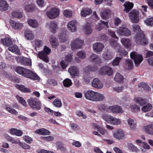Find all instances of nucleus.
Here are the masks:
<instances>
[{"mask_svg":"<svg viewBox=\"0 0 153 153\" xmlns=\"http://www.w3.org/2000/svg\"><path fill=\"white\" fill-rule=\"evenodd\" d=\"M15 71L19 74L31 79L39 80V77L36 73L22 67L18 66L16 68Z\"/></svg>","mask_w":153,"mask_h":153,"instance_id":"1","label":"nucleus"},{"mask_svg":"<svg viewBox=\"0 0 153 153\" xmlns=\"http://www.w3.org/2000/svg\"><path fill=\"white\" fill-rule=\"evenodd\" d=\"M84 96L87 99L93 101H101L104 98L102 94L91 90L87 91L85 93Z\"/></svg>","mask_w":153,"mask_h":153,"instance_id":"2","label":"nucleus"},{"mask_svg":"<svg viewBox=\"0 0 153 153\" xmlns=\"http://www.w3.org/2000/svg\"><path fill=\"white\" fill-rule=\"evenodd\" d=\"M134 38L137 43L141 45H145L149 43L148 39L142 31L137 33L135 36Z\"/></svg>","mask_w":153,"mask_h":153,"instance_id":"3","label":"nucleus"},{"mask_svg":"<svg viewBox=\"0 0 153 153\" xmlns=\"http://www.w3.org/2000/svg\"><path fill=\"white\" fill-rule=\"evenodd\" d=\"M27 102L31 108L37 110L41 109L42 105L40 102L37 98H30L28 100Z\"/></svg>","mask_w":153,"mask_h":153,"instance_id":"4","label":"nucleus"},{"mask_svg":"<svg viewBox=\"0 0 153 153\" xmlns=\"http://www.w3.org/2000/svg\"><path fill=\"white\" fill-rule=\"evenodd\" d=\"M130 57L134 62L135 65H138L143 60V57L141 55L138 54L135 51H133L130 53Z\"/></svg>","mask_w":153,"mask_h":153,"instance_id":"5","label":"nucleus"},{"mask_svg":"<svg viewBox=\"0 0 153 153\" xmlns=\"http://www.w3.org/2000/svg\"><path fill=\"white\" fill-rule=\"evenodd\" d=\"M59 11L57 8L53 7L46 12L47 16L51 19H54L59 15Z\"/></svg>","mask_w":153,"mask_h":153,"instance_id":"6","label":"nucleus"},{"mask_svg":"<svg viewBox=\"0 0 153 153\" xmlns=\"http://www.w3.org/2000/svg\"><path fill=\"white\" fill-rule=\"evenodd\" d=\"M83 43V41L76 39L71 42V48L73 50L81 48Z\"/></svg>","mask_w":153,"mask_h":153,"instance_id":"7","label":"nucleus"},{"mask_svg":"<svg viewBox=\"0 0 153 153\" xmlns=\"http://www.w3.org/2000/svg\"><path fill=\"white\" fill-rule=\"evenodd\" d=\"M113 73L112 69L108 66H105L101 68L99 71V73L102 75H107L111 76Z\"/></svg>","mask_w":153,"mask_h":153,"instance_id":"8","label":"nucleus"},{"mask_svg":"<svg viewBox=\"0 0 153 153\" xmlns=\"http://www.w3.org/2000/svg\"><path fill=\"white\" fill-rule=\"evenodd\" d=\"M113 73L112 69L108 66H105L101 68L99 71V73L102 75H107L111 76Z\"/></svg>","mask_w":153,"mask_h":153,"instance_id":"9","label":"nucleus"},{"mask_svg":"<svg viewBox=\"0 0 153 153\" xmlns=\"http://www.w3.org/2000/svg\"><path fill=\"white\" fill-rule=\"evenodd\" d=\"M117 33L120 35L125 36H130L131 32L130 30L127 27H120L117 31Z\"/></svg>","mask_w":153,"mask_h":153,"instance_id":"10","label":"nucleus"},{"mask_svg":"<svg viewBox=\"0 0 153 153\" xmlns=\"http://www.w3.org/2000/svg\"><path fill=\"white\" fill-rule=\"evenodd\" d=\"M129 16L133 23H137L139 21V13L137 11H131L129 14Z\"/></svg>","mask_w":153,"mask_h":153,"instance_id":"11","label":"nucleus"},{"mask_svg":"<svg viewBox=\"0 0 153 153\" xmlns=\"http://www.w3.org/2000/svg\"><path fill=\"white\" fill-rule=\"evenodd\" d=\"M76 21L74 20L71 21L68 25V29L71 32H75L76 30Z\"/></svg>","mask_w":153,"mask_h":153,"instance_id":"12","label":"nucleus"},{"mask_svg":"<svg viewBox=\"0 0 153 153\" xmlns=\"http://www.w3.org/2000/svg\"><path fill=\"white\" fill-rule=\"evenodd\" d=\"M50 41L53 48H56L59 45V42L56 37L53 35L50 37Z\"/></svg>","mask_w":153,"mask_h":153,"instance_id":"13","label":"nucleus"},{"mask_svg":"<svg viewBox=\"0 0 153 153\" xmlns=\"http://www.w3.org/2000/svg\"><path fill=\"white\" fill-rule=\"evenodd\" d=\"M93 87L98 88H101L103 87V85L97 78H95L93 80L92 82Z\"/></svg>","mask_w":153,"mask_h":153,"instance_id":"14","label":"nucleus"},{"mask_svg":"<svg viewBox=\"0 0 153 153\" xmlns=\"http://www.w3.org/2000/svg\"><path fill=\"white\" fill-rule=\"evenodd\" d=\"M104 45L100 42L95 43L93 45V48L95 52L101 51L103 48Z\"/></svg>","mask_w":153,"mask_h":153,"instance_id":"15","label":"nucleus"},{"mask_svg":"<svg viewBox=\"0 0 153 153\" xmlns=\"http://www.w3.org/2000/svg\"><path fill=\"white\" fill-rule=\"evenodd\" d=\"M90 59L93 63L95 64L101 63L100 58L96 54L93 53L90 56Z\"/></svg>","mask_w":153,"mask_h":153,"instance_id":"16","label":"nucleus"},{"mask_svg":"<svg viewBox=\"0 0 153 153\" xmlns=\"http://www.w3.org/2000/svg\"><path fill=\"white\" fill-rule=\"evenodd\" d=\"M9 5L7 2L4 0H0V10L4 11L8 9Z\"/></svg>","mask_w":153,"mask_h":153,"instance_id":"17","label":"nucleus"},{"mask_svg":"<svg viewBox=\"0 0 153 153\" xmlns=\"http://www.w3.org/2000/svg\"><path fill=\"white\" fill-rule=\"evenodd\" d=\"M143 128L146 133L153 135V125L150 124L145 126Z\"/></svg>","mask_w":153,"mask_h":153,"instance_id":"18","label":"nucleus"},{"mask_svg":"<svg viewBox=\"0 0 153 153\" xmlns=\"http://www.w3.org/2000/svg\"><path fill=\"white\" fill-rule=\"evenodd\" d=\"M1 42L4 45L9 47L12 45L13 42L11 39L9 37H5L4 39H1Z\"/></svg>","mask_w":153,"mask_h":153,"instance_id":"19","label":"nucleus"},{"mask_svg":"<svg viewBox=\"0 0 153 153\" xmlns=\"http://www.w3.org/2000/svg\"><path fill=\"white\" fill-rule=\"evenodd\" d=\"M68 71L71 74L74 76H77L79 74V70L75 66H73L68 69Z\"/></svg>","mask_w":153,"mask_h":153,"instance_id":"20","label":"nucleus"},{"mask_svg":"<svg viewBox=\"0 0 153 153\" xmlns=\"http://www.w3.org/2000/svg\"><path fill=\"white\" fill-rule=\"evenodd\" d=\"M135 102L140 105L142 106L145 105L146 103L147 100L143 99L140 97L135 98L134 99Z\"/></svg>","mask_w":153,"mask_h":153,"instance_id":"21","label":"nucleus"},{"mask_svg":"<svg viewBox=\"0 0 153 153\" xmlns=\"http://www.w3.org/2000/svg\"><path fill=\"white\" fill-rule=\"evenodd\" d=\"M109 109L114 113H118L123 112L121 107L117 105L110 106L109 107Z\"/></svg>","mask_w":153,"mask_h":153,"instance_id":"22","label":"nucleus"},{"mask_svg":"<svg viewBox=\"0 0 153 153\" xmlns=\"http://www.w3.org/2000/svg\"><path fill=\"white\" fill-rule=\"evenodd\" d=\"M121 42L124 46L127 49H130L131 46V43L130 39L123 38L121 40Z\"/></svg>","mask_w":153,"mask_h":153,"instance_id":"23","label":"nucleus"},{"mask_svg":"<svg viewBox=\"0 0 153 153\" xmlns=\"http://www.w3.org/2000/svg\"><path fill=\"white\" fill-rule=\"evenodd\" d=\"M125 7L124 11L126 13H128L133 7V3L129 2H126L124 4Z\"/></svg>","mask_w":153,"mask_h":153,"instance_id":"24","label":"nucleus"},{"mask_svg":"<svg viewBox=\"0 0 153 153\" xmlns=\"http://www.w3.org/2000/svg\"><path fill=\"white\" fill-rule=\"evenodd\" d=\"M35 133L40 135H49L50 134V132L49 130L44 128L37 129L35 131Z\"/></svg>","mask_w":153,"mask_h":153,"instance_id":"25","label":"nucleus"},{"mask_svg":"<svg viewBox=\"0 0 153 153\" xmlns=\"http://www.w3.org/2000/svg\"><path fill=\"white\" fill-rule=\"evenodd\" d=\"M27 23L30 26L33 28H37L39 25L37 21L35 19H29L27 21Z\"/></svg>","mask_w":153,"mask_h":153,"instance_id":"26","label":"nucleus"},{"mask_svg":"<svg viewBox=\"0 0 153 153\" xmlns=\"http://www.w3.org/2000/svg\"><path fill=\"white\" fill-rule=\"evenodd\" d=\"M113 136L116 139L120 140L124 137V133L122 130H119L114 133Z\"/></svg>","mask_w":153,"mask_h":153,"instance_id":"27","label":"nucleus"},{"mask_svg":"<svg viewBox=\"0 0 153 153\" xmlns=\"http://www.w3.org/2000/svg\"><path fill=\"white\" fill-rule=\"evenodd\" d=\"M38 56L39 58L46 62L49 61V59L47 55L43 51L39 52L38 53Z\"/></svg>","mask_w":153,"mask_h":153,"instance_id":"28","label":"nucleus"},{"mask_svg":"<svg viewBox=\"0 0 153 153\" xmlns=\"http://www.w3.org/2000/svg\"><path fill=\"white\" fill-rule=\"evenodd\" d=\"M16 87L20 91L23 92L30 93L31 92L30 89L26 88L23 85L16 84Z\"/></svg>","mask_w":153,"mask_h":153,"instance_id":"29","label":"nucleus"},{"mask_svg":"<svg viewBox=\"0 0 153 153\" xmlns=\"http://www.w3.org/2000/svg\"><path fill=\"white\" fill-rule=\"evenodd\" d=\"M125 63V69L127 70H131L133 66V64L132 60L131 59H127L126 60Z\"/></svg>","mask_w":153,"mask_h":153,"instance_id":"30","label":"nucleus"},{"mask_svg":"<svg viewBox=\"0 0 153 153\" xmlns=\"http://www.w3.org/2000/svg\"><path fill=\"white\" fill-rule=\"evenodd\" d=\"M10 23L11 26L14 27V28L16 29H19L21 28L23 26V25L22 23L17 22L12 20H10Z\"/></svg>","mask_w":153,"mask_h":153,"instance_id":"31","label":"nucleus"},{"mask_svg":"<svg viewBox=\"0 0 153 153\" xmlns=\"http://www.w3.org/2000/svg\"><path fill=\"white\" fill-rule=\"evenodd\" d=\"M92 13V10L89 8H85L81 11V14L82 16L84 17L87 15H91Z\"/></svg>","mask_w":153,"mask_h":153,"instance_id":"32","label":"nucleus"},{"mask_svg":"<svg viewBox=\"0 0 153 153\" xmlns=\"http://www.w3.org/2000/svg\"><path fill=\"white\" fill-rule=\"evenodd\" d=\"M36 8L34 4L27 5L25 7V9L27 12H31L34 11Z\"/></svg>","mask_w":153,"mask_h":153,"instance_id":"33","label":"nucleus"},{"mask_svg":"<svg viewBox=\"0 0 153 153\" xmlns=\"http://www.w3.org/2000/svg\"><path fill=\"white\" fill-rule=\"evenodd\" d=\"M98 69L96 66L89 65L85 67L84 69L85 72L89 73V71H95Z\"/></svg>","mask_w":153,"mask_h":153,"instance_id":"34","label":"nucleus"},{"mask_svg":"<svg viewBox=\"0 0 153 153\" xmlns=\"http://www.w3.org/2000/svg\"><path fill=\"white\" fill-rule=\"evenodd\" d=\"M49 25L50 29L51 32L53 33H55L57 27V24L56 22L55 21L51 22Z\"/></svg>","mask_w":153,"mask_h":153,"instance_id":"35","label":"nucleus"},{"mask_svg":"<svg viewBox=\"0 0 153 153\" xmlns=\"http://www.w3.org/2000/svg\"><path fill=\"white\" fill-rule=\"evenodd\" d=\"M109 43L112 47L116 50L120 48L119 44L117 43V41L115 39H111L109 40Z\"/></svg>","mask_w":153,"mask_h":153,"instance_id":"36","label":"nucleus"},{"mask_svg":"<svg viewBox=\"0 0 153 153\" xmlns=\"http://www.w3.org/2000/svg\"><path fill=\"white\" fill-rule=\"evenodd\" d=\"M8 50L13 52H15L18 55H20V50L18 49L17 46L13 45V46L9 47L8 48Z\"/></svg>","mask_w":153,"mask_h":153,"instance_id":"37","label":"nucleus"},{"mask_svg":"<svg viewBox=\"0 0 153 153\" xmlns=\"http://www.w3.org/2000/svg\"><path fill=\"white\" fill-rule=\"evenodd\" d=\"M84 29L85 30L86 34L87 35L90 34L92 31V29L90 24L87 23L84 26Z\"/></svg>","mask_w":153,"mask_h":153,"instance_id":"38","label":"nucleus"},{"mask_svg":"<svg viewBox=\"0 0 153 153\" xmlns=\"http://www.w3.org/2000/svg\"><path fill=\"white\" fill-rule=\"evenodd\" d=\"M111 11V10L109 9H107L101 13L102 18L105 20L108 19L109 16Z\"/></svg>","mask_w":153,"mask_h":153,"instance_id":"39","label":"nucleus"},{"mask_svg":"<svg viewBox=\"0 0 153 153\" xmlns=\"http://www.w3.org/2000/svg\"><path fill=\"white\" fill-rule=\"evenodd\" d=\"M25 35L27 40H31L33 37V35L31 31L29 30H26L25 32Z\"/></svg>","mask_w":153,"mask_h":153,"instance_id":"40","label":"nucleus"},{"mask_svg":"<svg viewBox=\"0 0 153 153\" xmlns=\"http://www.w3.org/2000/svg\"><path fill=\"white\" fill-rule=\"evenodd\" d=\"M124 79L123 76L119 73H116L114 78V80L116 82L119 83L123 82Z\"/></svg>","mask_w":153,"mask_h":153,"instance_id":"41","label":"nucleus"},{"mask_svg":"<svg viewBox=\"0 0 153 153\" xmlns=\"http://www.w3.org/2000/svg\"><path fill=\"white\" fill-rule=\"evenodd\" d=\"M6 139L8 141L11 142L12 143L15 144H19L20 141L19 140H15L13 138L11 137L8 135H6L5 136Z\"/></svg>","mask_w":153,"mask_h":153,"instance_id":"42","label":"nucleus"},{"mask_svg":"<svg viewBox=\"0 0 153 153\" xmlns=\"http://www.w3.org/2000/svg\"><path fill=\"white\" fill-rule=\"evenodd\" d=\"M72 84L71 80L68 78H66L63 81V85L65 87H68L71 85Z\"/></svg>","mask_w":153,"mask_h":153,"instance_id":"43","label":"nucleus"},{"mask_svg":"<svg viewBox=\"0 0 153 153\" xmlns=\"http://www.w3.org/2000/svg\"><path fill=\"white\" fill-rule=\"evenodd\" d=\"M53 104L57 108H60L62 106L61 100L59 98L56 99L53 101Z\"/></svg>","mask_w":153,"mask_h":153,"instance_id":"44","label":"nucleus"},{"mask_svg":"<svg viewBox=\"0 0 153 153\" xmlns=\"http://www.w3.org/2000/svg\"><path fill=\"white\" fill-rule=\"evenodd\" d=\"M138 87L139 88H143L144 90L148 91L150 89L149 86L146 83L143 82L139 84Z\"/></svg>","mask_w":153,"mask_h":153,"instance_id":"45","label":"nucleus"},{"mask_svg":"<svg viewBox=\"0 0 153 153\" xmlns=\"http://www.w3.org/2000/svg\"><path fill=\"white\" fill-rule=\"evenodd\" d=\"M12 16L14 17L20 19L22 18L23 16V14L21 12H19L14 11L12 14Z\"/></svg>","mask_w":153,"mask_h":153,"instance_id":"46","label":"nucleus"},{"mask_svg":"<svg viewBox=\"0 0 153 153\" xmlns=\"http://www.w3.org/2000/svg\"><path fill=\"white\" fill-rule=\"evenodd\" d=\"M131 110L132 112H137L140 110V108L136 104H133L130 106Z\"/></svg>","mask_w":153,"mask_h":153,"instance_id":"47","label":"nucleus"},{"mask_svg":"<svg viewBox=\"0 0 153 153\" xmlns=\"http://www.w3.org/2000/svg\"><path fill=\"white\" fill-rule=\"evenodd\" d=\"M5 109L7 111L9 112L14 114L15 115H18V112L15 109L11 108L9 107H6L5 108Z\"/></svg>","mask_w":153,"mask_h":153,"instance_id":"48","label":"nucleus"},{"mask_svg":"<svg viewBox=\"0 0 153 153\" xmlns=\"http://www.w3.org/2000/svg\"><path fill=\"white\" fill-rule=\"evenodd\" d=\"M144 22L148 26H153V17L147 18L145 21Z\"/></svg>","mask_w":153,"mask_h":153,"instance_id":"49","label":"nucleus"},{"mask_svg":"<svg viewBox=\"0 0 153 153\" xmlns=\"http://www.w3.org/2000/svg\"><path fill=\"white\" fill-rule=\"evenodd\" d=\"M152 105L149 103L147 104L146 106H144L142 108L143 111L146 112L149 111L152 109Z\"/></svg>","mask_w":153,"mask_h":153,"instance_id":"50","label":"nucleus"},{"mask_svg":"<svg viewBox=\"0 0 153 153\" xmlns=\"http://www.w3.org/2000/svg\"><path fill=\"white\" fill-rule=\"evenodd\" d=\"M113 117L110 115L105 114L102 116L103 119L107 122L111 123Z\"/></svg>","mask_w":153,"mask_h":153,"instance_id":"51","label":"nucleus"},{"mask_svg":"<svg viewBox=\"0 0 153 153\" xmlns=\"http://www.w3.org/2000/svg\"><path fill=\"white\" fill-rule=\"evenodd\" d=\"M122 59V57H117L113 61L112 65L113 66L118 65L119 62Z\"/></svg>","mask_w":153,"mask_h":153,"instance_id":"52","label":"nucleus"},{"mask_svg":"<svg viewBox=\"0 0 153 153\" xmlns=\"http://www.w3.org/2000/svg\"><path fill=\"white\" fill-rule=\"evenodd\" d=\"M89 73H87L85 72L84 71L83 79L84 80V81L88 83L90 80V77L89 76Z\"/></svg>","mask_w":153,"mask_h":153,"instance_id":"53","label":"nucleus"},{"mask_svg":"<svg viewBox=\"0 0 153 153\" xmlns=\"http://www.w3.org/2000/svg\"><path fill=\"white\" fill-rule=\"evenodd\" d=\"M128 123L131 128L132 129H134L135 128L136 124L134 123V121L132 119H129L128 120Z\"/></svg>","mask_w":153,"mask_h":153,"instance_id":"54","label":"nucleus"},{"mask_svg":"<svg viewBox=\"0 0 153 153\" xmlns=\"http://www.w3.org/2000/svg\"><path fill=\"white\" fill-rule=\"evenodd\" d=\"M128 148L131 150L137 152L138 151L139 149L131 143H128Z\"/></svg>","mask_w":153,"mask_h":153,"instance_id":"55","label":"nucleus"},{"mask_svg":"<svg viewBox=\"0 0 153 153\" xmlns=\"http://www.w3.org/2000/svg\"><path fill=\"white\" fill-rule=\"evenodd\" d=\"M23 139L25 142L29 144H30L33 140L31 137L26 135L23 136Z\"/></svg>","mask_w":153,"mask_h":153,"instance_id":"56","label":"nucleus"},{"mask_svg":"<svg viewBox=\"0 0 153 153\" xmlns=\"http://www.w3.org/2000/svg\"><path fill=\"white\" fill-rule=\"evenodd\" d=\"M77 55L80 58L84 59L86 57V54L83 51H80L77 53Z\"/></svg>","mask_w":153,"mask_h":153,"instance_id":"57","label":"nucleus"},{"mask_svg":"<svg viewBox=\"0 0 153 153\" xmlns=\"http://www.w3.org/2000/svg\"><path fill=\"white\" fill-rule=\"evenodd\" d=\"M59 39L61 42H66L68 40V38L65 34L61 35L59 36Z\"/></svg>","mask_w":153,"mask_h":153,"instance_id":"58","label":"nucleus"},{"mask_svg":"<svg viewBox=\"0 0 153 153\" xmlns=\"http://www.w3.org/2000/svg\"><path fill=\"white\" fill-rule=\"evenodd\" d=\"M71 11L68 10H65L63 12V14L66 17L70 18L72 16Z\"/></svg>","mask_w":153,"mask_h":153,"instance_id":"59","label":"nucleus"},{"mask_svg":"<svg viewBox=\"0 0 153 153\" xmlns=\"http://www.w3.org/2000/svg\"><path fill=\"white\" fill-rule=\"evenodd\" d=\"M19 145L24 149H30V146L25 143H23L20 141H19Z\"/></svg>","mask_w":153,"mask_h":153,"instance_id":"60","label":"nucleus"},{"mask_svg":"<svg viewBox=\"0 0 153 153\" xmlns=\"http://www.w3.org/2000/svg\"><path fill=\"white\" fill-rule=\"evenodd\" d=\"M22 63V64L25 65L31 66L32 65L31 61L28 59H24L23 60Z\"/></svg>","mask_w":153,"mask_h":153,"instance_id":"61","label":"nucleus"},{"mask_svg":"<svg viewBox=\"0 0 153 153\" xmlns=\"http://www.w3.org/2000/svg\"><path fill=\"white\" fill-rule=\"evenodd\" d=\"M120 121L118 119H116L114 117L111 120V123L114 125H117L120 124Z\"/></svg>","mask_w":153,"mask_h":153,"instance_id":"62","label":"nucleus"},{"mask_svg":"<svg viewBox=\"0 0 153 153\" xmlns=\"http://www.w3.org/2000/svg\"><path fill=\"white\" fill-rule=\"evenodd\" d=\"M72 55L70 54H68L65 56L64 60L68 64L71 62L72 59Z\"/></svg>","mask_w":153,"mask_h":153,"instance_id":"63","label":"nucleus"},{"mask_svg":"<svg viewBox=\"0 0 153 153\" xmlns=\"http://www.w3.org/2000/svg\"><path fill=\"white\" fill-rule=\"evenodd\" d=\"M108 34L110 35L112 37L116 39L117 40L119 38L115 34V32L112 31L111 30H108Z\"/></svg>","mask_w":153,"mask_h":153,"instance_id":"64","label":"nucleus"}]
</instances>
